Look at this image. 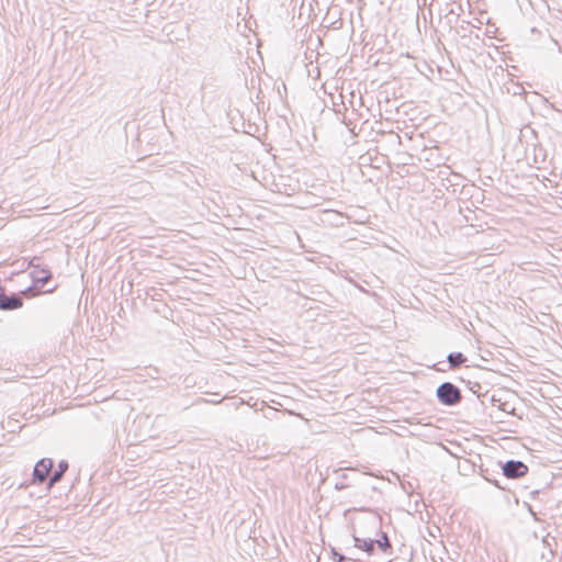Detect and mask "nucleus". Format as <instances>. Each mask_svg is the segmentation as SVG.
I'll return each instance as SVG.
<instances>
[{
	"label": "nucleus",
	"instance_id": "obj_13",
	"mask_svg": "<svg viewBox=\"0 0 562 562\" xmlns=\"http://www.w3.org/2000/svg\"><path fill=\"white\" fill-rule=\"evenodd\" d=\"M331 555L335 562H357V560L355 559L347 558L344 554H340L334 548L331 549Z\"/></svg>",
	"mask_w": 562,
	"mask_h": 562
},
{
	"label": "nucleus",
	"instance_id": "obj_11",
	"mask_svg": "<svg viewBox=\"0 0 562 562\" xmlns=\"http://www.w3.org/2000/svg\"><path fill=\"white\" fill-rule=\"evenodd\" d=\"M460 11H462L461 9V5L458 4H452L450 7V9L448 10V12L446 13V20H447V23L449 24V26L451 27L453 23L457 22L459 15H460Z\"/></svg>",
	"mask_w": 562,
	"mask_h": 562
},
{
	"label": "nucleus",
	"instance_id": "obj_6",
	"mask_svg": "<svg viewBox=\"0 0 562 562\" xmlns=\"http://www.w3.org/2000/svg\"><path fill=\"white\" fill-rule=\"evenodd\" d=\"M68 469H69L68 461L60 460L58 462L57 469L52 472V474L48 479L47 491H50L55 486V484H57L58 482H60L63 480V477Z\"/></svg>",
	"mask_w": 562,
	"mask_h": 562
},
{
	"label": "nucleus",
	"instance_id": "obj_5",
	"mask_svg": "<svg viewBox=\"0 0 562 562\" xmlns=\"http://www.w3.org/2000/svg\"><path fill=\"white\" fill-rule=\"evenodd\" d=\"M30 276L34 288H44L53 277L48 268L34 269Z\"/></svg>",
	"mask_w": 562,
	"mask_h": 562
},
{
	"label": "nucleus",
	"instance_id": "obj_22",
	"mask_svg": "<svg viewBox=\"0 0 562 562\" xmlns=\"http://www.w3.org/2000/svg\"><path fill=\"white\" fill-rule=\"evenodd\" d=\"M416 1H417V5L420 7V5H426L427 0H416Z\"/></svg>",
	"mask_w": 562,
	"mask_h": 562
},
{
	"label": "nucleus",
	"instance_id": "obj_20",
	"mask_svg": "<svg viewBox=\"0 0 562 562\" xmlns=\"http://www.w3.org/2000/svg\"><path fill=\"white\" fill-rule=\"evenodd\" d=\"M538 494H539V491H538V490L532 491V492L530 493V498H531V499H535V498H536V496H537Z\"/></svg>",
	"mask_w": 562,
	"mask_h": 562
},
{
	"label": "nucleus",
	"instance_id": "obj_12",
	"mask_svg": "<svg viewBox=\"0 0 562 562\" xmlns=\"http://www.w3.org/2000/svg\"><path fill=\"white\" fill-rule=\"evenodd\" d=\"M480 473L481 475L484 477V480H486L487 482L492 483L494 486H496L497 488L502 490V491H505L506 487L502 486L499 481L496 480L491 473H490V470L487 468H484L483 464L480 465Z\"/></svg>",
	"mask_w": 562,
	"mask_h": 562
},
{
	"label": "nucleus",
	"instance_id": "obj_14",
	"mask_svg": "<svg viewBox=\"0 0 562 562\" xmlns=\"http://www.w3.org/2000/svg\"><path fill=\"white\" fill-rule=\"evenodd\" d=\"M491 402H492L494 405H495V403H496V402H498L497 407H498L501 411L505 412V413H509V409H508V403H506V402H504V403H503V402H501V400H496V398H495V396H492Z\"/></svg>",
	"mask_w": 562,
	"mask_h": 562
},
{
	"label": "nucleus",
	"instance_id": "obj_16",
	"mask_svg": "<svg viewBox=\"0 0 562 562\" xmlns=\"http://www.w3.org/2000/svg\"><path fill=\"white\" fill-rule=\"evenodd\" d=\"M40 261H41V258L38 257H33L31 262H30V266L33 267L34 269H42L40 266Z\"/></svg>",
	"mask_w": 562,
	"mask_h": 562
},
{
	"label": "nucleus",
	"instance_id": "obj_21",
	"mask_svg": "<svg viewBox=\"0 0 562 562\" xmlns=\"http://www.w3.org/2000/svg\"><path fill=\"white\" fill-rule=\"evenodd\" d=\"M372 525L373 526H380V518H373Z\"/></svg>",
	"mask_w": 562,
	"mask_h": 562
},
{
	"label": "nucleus",
	"instance_id": "obj_9",
	"mask_svg": "<svg viewBox=\"0 0 562 562\" xmlns=\"http://www.w3.org/2000/svg\"><path fill=\"white\" fill-rule=\"evenodd\" d=\"M447 361L449 368L453 370L463 366L468 361V358L462 352H450L447 356Z\"/></svg>",
	"mask_w": 562,
	"mask_h": 562
},
{
	"label": "nucleus",
	"instance_id": "obj_17",
	"mask_svg": "<svg viewBox=\"0 0 562 562\" xmlns=\"http://www.w3.org/2000/svg\"><path fill=\"white\" fill-rule=\"evenodd\" d=\"M349 485L344 483L342 481L341 482H337L335 484V490L337 491H342V490H346Z\"/></svg>",
	"mask_w": 562,
	"mask_h": 562
},
{
	"label": "nucleus",
	"instance_id": "obj_10",
	"mask_svg": "<svg viewBox=\"0 0 562 562\" xmlns=\"http://www.w3.org/2000/svg\"><path fill=\"white\" fill-rule=\"evenodd\" d=\"M533 158L535 166L540 169L541 165L547 160V153L541 146H533Z\"/></svg>",
	"mask_w": 562,
	"mask_h": 562
},
{
	"label": "nucleus",
	"instance_id": "obj_15",
	"mask_svg": "<svg viewBox=\"0 0 562 562\" xmlns=\"http://www.w3.org/2000/svg\"><path fill=\"white\" fill-rule=\"evenodd\" d=\"M469 389L471 392L476 394L477 396H481L480 390L482 389L481 384L477 382H468Z\"/></svg>",
	"mask_w": 562,
	"mask_h": 562
},
{
	"label": "nucleus",
	"instance_id": "obj_3",
	"mask_svg": "<svg viewBox=\"0 0 562 562\" xmlns=\"http://www.w3.org/2000/svg\"><path fill=\"white\" fill-rule=\"evenodd\" d=\"M33 288L30 286L20 293L7 294L4 286L0 284V310L14 311L23 306V294L32 292Z\"/></svg>",
	"mask_w": 562,
	"mask_h": 562
},
{
	"label": "nucleus",
	"instance_id": "obj_2",
	"mask_svg": "<svg viewBox=\"0 0 562 562\" xmlns=\"http://www.w3.org/2000/svg\"><path fill=\"white\" fill-rule=\"evenodd\" d=\"M54 467V460L50 458H43L36 462L34 465L32 477L30 484L32 485H42L44 483L47 484L48 479L52 474V470Z\"/></svg>",
	"mask_w": 562,
	"mask_h": 562
},
{
	"label": "nucleus",
	"instance_id": "obj_7",
	"mask_svg": "<svg viewBox=\"0 0 562 562\" xmlns=\"http://www.w3.org/2000/svg\"><path fill=\"white\" fill-rule=\"evenodd\" d=\"M352 538H353L355 547L356 548L363 550L368 554H372L374 552V541H373V539H371V538H360V537L356 536L355 533L352 535Z\"/></svg>",
	"mask_w": 562,
	"mask_h": 562
},
{
	"label": "nucleus",
	"instance_id": "obj_19",
	"mask_svg": "<svg viewBox=\"0 0 562 562\" xmlns=\"http://www.w3.org/2000/svg\"><path fill=\"white\" fill-rule=\"evenodd\" d=\"M542 543H543L546 547H548V548H549V552H550V554H551V555H553V551H552L551 546H550V543H549V541H548V539H547V538H544V539L542 540Z\"/></svg>",
	"mask_w": 562,
	"mask_h": 562
},
{
	"label": "nucleus",
	"instance_id": "obj_23",
	"mask_svg": "<svg viewBox=\"0 0 562 562\" xmlns=\"http://www.w3.org/2000/svg\"><path fill=\"white\" fill-rule=\"evenodd\" d=\"M54 290H55V288H52V289H48L46 292H47V293H50V292H53Z\"/></svg>",
	"mask_w": 562,
	"mask_h": 562
},
{
	"label": "nucleus",
	"instance_id": "obj_1",
	"mask_svg": "<svg viewBox=\"0 0 562 562\" xmlns=\"http://www.w3.org/2000/svg\"><path fill=\"white\" fill-rule=\"evenodd\" d=\"M436 396L445 406H456L462 401L461 390L451 382L441 383L436 390Z\"/></svg>",
	"mask_w": 562,
	"mask_h": 562
},
{
	"label": "nucleus",
	"instance_id": "obj_4",
	"mask_svg": "<svg viewBox=\"0 0 562 562\" xmlns=\"http://www.w3.org/2000/svg\"><path fill=\"white\" fill-rule=\"evenodd\" d=\"M499 468L502 469V474L506 479L510 480H518L524 477L528 471L529 468L526 463H524L520 460H507L506 462H498Z\"/></svg>",
	"mask_w": 562,
	"mask_h": 562
},
{
	"label": "nucleus",
	"instance_id": "obj_18",
	"mask_svg": "<svg viewBox=\"0 0 562 562\" xmlns=\"http://www.w3.org/2000/svg\"><path fill=\"white\" fill-rule=\"evenodd\" d=\"M336 473H340V477L342 480H348L349 479L348 473H346L342 469L337 470Z\"/></svg>",
	"mask_w": 562,
	"mask_h": 562
},
{
	"label": "nucleus",
	"instance_id": "obj_8",
	"mask_svg": "<svg viewBox=\"0 0 562 562\" xmlns=\"http://www.w3.org/2000/svg\"><path fill=\"white\" fill-rule=\"evenodd\" d=\"M379 536H380V538L373 539L374 547L376 546L384 553H389V552L391 553L392 544H391V541H390L389 536L386 535V532H384V531H382L380 529L379 530Z\"/></svg>",
	"mask_w": 562,
	"mask_h": 562
}]
</instances>
